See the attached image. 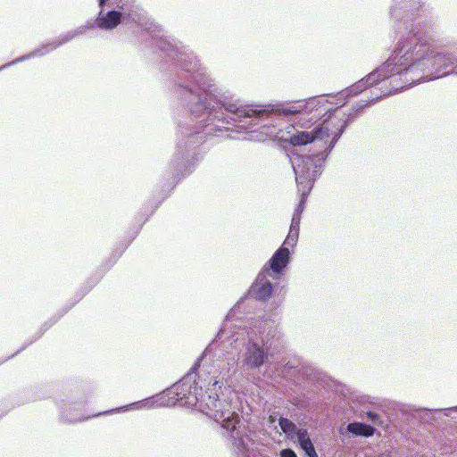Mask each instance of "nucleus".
Instances as JSON below:
<instances>
[{
	"mask_svg": "<svg viewBox=\"0 0 457 457\" xmlns=\"http://www.w3.org/2000/svg\"><path fill=\"white\" fill-rule=\"evenodd\" d=\"M298 443L301 448L309 457H318L315 448L308 436L306 429H299L296 433Z\"/></svg>",
	"mask_w": 457,
	"mask_h": 457,
	"instance_id": "nucleus-8",
	"label": "nucleus"
},
{
	"mask_svg": "<svg viewBox=\"0 0 457 457\" xmlns=\"http://www.w3.org/2000/svg\"><path fill=\"white\" fill-rule=\"evenodd\" d=\"M280 457H297V456L293 450L284 449L280 453Z\"/></svg>",
	"mask_w": 457,
	"mask_h": 457,
	"instance_id": "nucleus-16",
	"label": "nucleus"
},
{
	"mask_svg": "<svg viewBox=\"0 0 457 457\" xmlns=\"http://www.w3.org/2000/svg\"><path fill=\"white\" fill-rule=\"evenodd\" d=\"M200 408L210 418L216 421H221L224 428L234 431L239 422V417L236 412L228 410V403L221 401L216 393L203 395Z\"/></svg>",
	"mask_w": 457,
	"mask_h": 457,
	"instance_id": "nucleus-1",
	"label": "nucleus"
},
{
	"mask_svg": "<svg viewBox=\"0 0 457 457\" xmlns=\"http://www.w3.org/2000/svg\"><path fill=\"white\" fill-rule=\"evenodd\" d=\"M267 359V353L264 352L263 347L256 343H251L247 346L245 362L250 368H260Z\"/></svg>",
	"mask_w": 457,
	"mask_h": 457,
	"instance_id": "nucleus-4",
	"label": "nucleus"
},
{
	"mask_svg": "<svg viewBox=\"0 0 457 457\" xmlns=\"http://www.w3.org/2000/svg\"><path fill=\"white\" fill-rule=\"evenodd\" d=\"M297 241V238L293 237L292 235H287L283 245H294Z\"/></svg>",
	"mask_w": 457,
	"mask_h": 457,
	"instance_id": "nucleus-17",
	"label": "nucleus"
},
{
	"mask_svg": "<svg viewBox=\"0 0 457 457\" xmlns=\"http://www.w3.org/2000/svg\"><path fill=\"white\" fill-rule=\"evenodd\" d=\"M230 111L238 118L261 117L266 113V110H258L248 106H241Z\"/></svg>",
	"mask_w": 457,
	"mask_h": 457,
	"instance_id": "nucleus-10",
	"label": "nucleus"
},
{
	"mask_svg": "<svg viewBox=\"0 0 457 457\" xmlns=\"http://www.w3.org/2000/svg\"><path fill=\"white\" fill-rule=\"evenodd\" d=\"M288 235H292L293 237L298 238L299 229H294L293 230V228H290L289 232H288Z\"/></svg>",
	"mask_w": 457,
	"mask_h": 457,
	"instance_id": "nucleus-18",
	"label": "nucleus"
},
{
	"mask_svg": "<svg viewBox=\"0 0 457 457\" xmlns=\"http://www.w3.org/2000/svg\"><path fill=\"white\" fill-rule=\"evenodd\" d=\"M278 423L280 428L286 435H287V436L293 437V436L297 433L295 424L293 423L290 420L280 418Z\"/></svg>",
	"mask_w": 457,
	"mask_h": 457,
	"instance_id": "nucleus-11",
	"label": "nucleus"
},
{
	"mask_svg": "<svg viewBox=\"0 0 457 457\" xmlns=\"http://www.w3.org/2000/svg\"><path fill=\"white\" fill-rule=\"evenodd\" d=\"M185 386L186 385L185 384H175L170 390H169V395H177V398L176 400L179 401V400H182L183 397L186 396V394H185Z\"/></svg>",
	"mask_w": 457,
	"mask_h": 457,
	"instance_id": "nucleus-12",
	"label": "nucleus"
},
{
	"mask_svg": "<svg viewBox=\"0 0 457 457\" xmlns=\"http://www.w3.org/2000/svg\"><path fill=\"white\" fill-rule=\"evenodd\" d=\"M347 430L354 435L368 437L374 434L375 428L368 424L354 422L347 426Z\"/></svg>",
	"mask_w": 457,
	"mask_h": 457,
	"instance_id": "nucleus-9",
	"label": "nucleus"
},
{
	"mask_svg": "<svg viewBox=\"0 0 457 457\" xmlns=\"http://www.w3.org/2000/svg\"><path fill=\"white\" fill-rule=\"evenodd\" d=\"M299 162L294 167L295 172L297 176H303L304 179H314L315 175L311 174L310 169L308 168V165L312 164L313 162V157L312 156H301L299 158Z\"/></svg>",
	"mask_w": 457,
	"mask_h": 457,
	"instance_id": "nucleus-7",
	"label": "nucleus"
},
{
	"mask_svg": "<svg viewBox=\"0 0 457 457\" xmlns=\"http://www.w3.org/2000/svg\"><path fill=\"white\" fill-rule=\"evenodd\" d=\"M304 205H305V195L303 194L302 195V198H301L298 205L296 206L293 215H297L298 217H301V215L303 212V209H304Z\"/></svg>",
	"mask_w": 457,
	"mask_h": 457,
	"instance_id": "nucleus-14",
	"label": "nucleus"
},
{
	"mask_svg": "<svg viewBox=\"0 0 457 457\" xmlns=\"http://www.w3.org/2000/svg\"><path fill=\"white\" fill-rule=\"evenodd\" d=\"M367 416H368V418H370L371 420H375L378 417L377 413L372 412V411L367 412Z\"/></svg>",
	"mask_w": 457,
	"mask_h": 457,
	"instance_id": "nucleus-19",
	"label": "nucleus"
},
{
	"mask_svg": "<svg viewBox=\"0 0 457 457\" xmlns=\"http://www.w3.org/2000/svg\"><path fill=\"white\" fill-rule=\"evenodd\" d=\"M267 272H269V270L265 266L251 287V294L260 301L267 300L272 293L273 286L266 279Z\"/></svg>",
	"mask_w": 457,
	"mask_h": 457,
	"instance_id": "nucleus-3",
	"label": "nucleus"
},
{
	"mask_svg": "<svg viewBox=\"0 0 457 457\" xmlns=\"http://www.w3.org/2000/svg\"><path fill=\"white\" fill-rule=\"evenodd\" d=\"M329 129L323 124L317 126L312 131H296V133L285 137L282 135L280 140L293 146L306 145L315 139H323L328 137Z\"/></svg>",
	"mask_w": 457,
	"mask_h": 457,
	"instance_id": "nucleus-2",
	"label": "nucleus"
},
{
	"mask_svg": "<svg viewBox=\"0 0 457 457\" xmlns=\"http://www.w3.org/2000/svg\"><path fill=\"white\" fill-rule=\"evenodd\" d=\"M106 1L107 0H99V5L103 7Z\"/></svg>",
	"mask_w": 457,
	"mask_h": 457,
	"instance_id": "nucleus-20",
	"label": "nucleus"
},
{
	"mask_svg": "<svg viewBox=\"0 0 457 457\" xmlns=\"http://www.w3.org/2000/svg\"><path fill=\"white\" fill-rule=\"evenodd\" d=\"M302 109L300 107H297L294 104H288L285 107L278 109V113L287 116L300 113Z\"/></svg>",
	"mask_w": 457,
	"mask_h": 457,
	"instance_id": "nucleus-13",
	"label": "nucleus"
},
{
	"mask_svg": "<svg viewBox=\"0 0 457 457\" xmlns=\"http://www.w3.org/2000/svg\"><path fill=\"white\" fill-rule=\"evenodd\" d=\"M289 262V250L288 248L282 245L278 248L271 259L269 262V267H266L269 270H271L272 272L278 274L280 273L288 264Z\"/></svg>",
	"mask_w": 457,
	"mask_h": 457,
	"instance_id": "nucleus-5",
	"label": "nucleus"
},
{
	"mask_svg": "<svg viewBox=\"0 0 457 457\" xmlns=\"http://www.w3.org/2000/svg\"><path fill=\"white\" fill-rule=\"evenodd\" d=\"M288 129H294V126H293V125H290V126H288Z\"/></svg>",
	"mask_w": 457,
	"mask_h": 457,
	"instance_id": "nucleus-21",
	"label": "nucleus"
},
{
	"mask_svg": "<svg viewBox=\"0 0 457 457\" xmlns=\"http://www.w3.org/2000/svg\"><path fill=\"white\" fill-rule=\"evenodd\" d=\"M121 21V12L118 11H110L106 13L102 12L96 19V25L102 29H112L116 28Z\"/></svg>",
	"mask_w": 457,
	"mask_h": 457,
	"instance_id": "nucleus-6",
	"label": "nucleus"
},
{
	"mask_svg": "<svg viewBox=\"0 0 457 457\" xmlns=\"http://www.w3.org/2000/svg\"><path fill=\"white\" fill-rule=\"evenodd\" d=\"M300 221H301V217H298L297 215H293L290 228H293V230L299 229Z\"/></svg>",
	"mask_w": 457,
	"mask_h": 457,
	"instance_id": "nucleus-15",
	"label": "nucleus"
}]
</instances>
